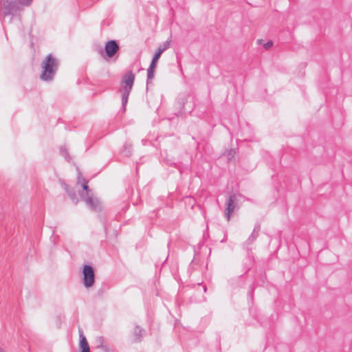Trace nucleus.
I'll return each instance as SVG.
<instances>
[{"mask_svg": "<svg viewBox=\"0 0 352 352\" xmlns=\"http://www.w3.org/2000/svg\"><path fill=\"white\" fill-rule=\"evenodd\" d=\"M59 62L51 54H48L42 61L41 67L42 72L40 78L42 80L52 81L58 70Z\"/></svg>", "mask_w": 352, "mask_h": 352, "instance_id": "1", "label": "nucleus"}, {"mask_svg": "<svg viewBox=\"0 0 352 352\" xmlns=\"http://www.w3.org/2000/svg\"><path fill=\"white\" fill-rule=\"evenodd\" d=\"M135 80V74L132 71L126 72L121 80V88L119 91L122 95V104L123 110L125 111L128 102L129 94L132 90Z\"/></svg>", "mask_w": 352, "mask_h": 352, "instance_id": "2", "label": "nucleus"}, {"mask_svg": "<svg viewBox=\"0 0 352 352\" xmlns=\"http://www.w3.org/2000/svg\"><path fill=\"white\" fill-rule=\"evenodd\" d=\"M170 41L171 40L170 38H169L168 40L161 44L158 47L157 52L155 53L152 58L151 63L150 64V66L147 69V84H148L149 81L154 78V72L157 66V58H160L162 54L170 47Z\"/></svg>", "mask_w": 352, "mask_h": 352, "instance_id": "3", "label": "nucleus"}, {"mask_svg": "<svg viewBox=\"0 0 352 352\" xmlns=\"http://www.w3.org/2000/svg\"><path fill=\"white\" fill-rule=\"evenodd\" d=\"M82 180L84 182L82 184L83 190L80 192V197L91 210H96L99 206V201L98 199L94 198L93 193L89 188L86 180L84 178Z\"/></svg>", "mask_w": 352, "mask_h": 352, "instance_id": "4", "label": "nucleus"}, {"mask_svg": "<svg viewBox=\"0 0 352 352\" xmlns=\"http://www.w3.org/2000/svg\"><path fill=\"white\" fill-rule=\"evenodd\" d=\"M82 283L86 288L91 287L95 283V272L92 266L85 265L82 268Z\"/></svg>", "mask_w": 352, "mask_h": 352, "instance_id": "5", "label": "nucleus"}, {"mask_svg": "<svg viewBox=\"0 0 352 352\" xmlns=\"http://www.w3.org/2000/svg\"><path fill=\"white\" fill-rule=\"evenodd\" d=\"M120 47L117 41L110 40L105 43L104 50H100V55L105 58H111L119 51Z\"/></svg>", "mask_w": 352, "mask_h": 352, "instance_id": "6", "label": "nucleus"}, {"mask_svg": "<svg viewBox=\"0 0 352 352\" xmlns=\"http://www.w3.org/2000/svg\"><path fill=\"white\" fill-rule=\"evenodd\" d=\"M22 2L19 0H6L3 3L4 16L16 15L21 10Z\"/></svg>", "mask_w": 352, "mask_h": 352, "instance_id": "7", "label": "nucleus"}, {"mask_svg": "<svg viewBox=\"0 0 352 352\" xmlns=\"http://www.w3.org/2000/svg\"><path fill=\"white\" fill-rule=\"evenodd\" d=\"M236 201V196L235 195H232L229 197L227 201V208L226 212V216L227 217V220L229 221L230 219L231 214L234 212L235 206L234 204Z\"/></svg>", "mask_w": 352, "mask_h": 352, "instance_id": "8", "label": "nucleus"}, {"mask_svg": "<svg viewBox=\"0 0 352 352\" xmlns=\"http://www.w3.org/2000/svg\"><path fill=\"white\" fill-rule=\"evenodd\" d=\"M79 337H80V343L79 346L80 348L81 352H90L89 345L88 342L83 334L82 330L79 329Z\"/></svg>", "mask_w": 352, "mask_h": 352, "instance_id": "9", "label": "nucleus"}, {"mask_svg": "<svg viewBox=\"0 0 352 352\" xmlns=\"http://www.w3.org/2000/svg\"><path fill=\"white\" fill-rule=\"evenodd\" d=\"M261 230V225L260 223H257L254 228V230L250 234V236L248 237L247 241H245V243L249 245H251L258 237L259 232Z\"/></svg>", "mask_w": 352, "mask_h": 352, "instance_id": "10", "label": "nucleus"}, {"mask_svg": "<svg viewBox=\"0 0 352 352\" xmlns=\"http://www.w3.org/2000/svg\"><path fill=\"white\" fill-rule=\"evenodd\" d=\"M61 185L63 188L65 189V190L67 192L68 196L69 198L75 203L76 204L78 201V199L76 195V192L72 188H69V186L65 184V182H61Z\"/></svg>", "mask_w": 352, "mask_h": 352, "instance_id": "11", "label": "nucleus"}, {"mask_svg": "<svg viewBox=\"0 0 352 352\" xmlns=\"http://www.w3.org/2000/svg\"><path fill=\"white\" fill-rule=\"evenodd\" d=\"M144 330L139 326H136L134 329L135 340L140 342L143 337Z\"/></svg>", "mask_w": 352, "mask_h": 352, "instance_id": "12", "label": "nucleus"}, {"mask_svg": "<svg viewBox=\"0 0 352 352\" xmlns=\"http://www.w3.org/2000/svg\"><path fill=\"white\" fill-rule=\"evenodd\" d=\"M60 152L61 155L63 156H64L66 159H69V158L68 152H67V149L65 148L61 147L60 148Z\"/></svg>", "mask_w": 352, "mask_h": 352, "instance_id": "13", "label": "nucleus"}, {"mask_svg": "<svg viewBox=\"0 0 352 352\" xmlns=\"http://www.w3.org/2000/svg\"><path fill=\"white\" fill-rule=\"evenodd\" d=\"M273 45V42L270 41H267L266 43L264 44L263 47L265 50H269L270 47H272Z\"/></svg>", "mask_w": 352, "mask_h": 352, "instance_id": "14", "label": "nucleus"}, {"mask_svg": "<svg viewBox=\"0 0 352 352\" xmlns=\"http://www.w3.org/2000/svg\"><path fill=\"white\" fill-rule=\"evenodd\" d=\"M32 0H24L23 2H22V5L25 6H29L32 4Z\"/></svg>", "mask_w": 352, "mask_h": 352, "instance_id": "15", "label": "nucleus"}, {"mask_svg": "<svg viewBox=\"0 0 352 352\" xmlns=\"http://www.w3.org/2000/svg\"><path fill=\"white\" fill-rule=\"evenodd\" d=\"M80 177H81V173H78V182H80Z\"/></svg>", "mask_w": 352, "mask_h": 352, "instance_id": "16", "label": "nucleus"}, {"mask_svg": "<svg viewBox=\"0 0 352 352\" xmlns=\"http://www.w3.org/2000/svg\"><path fill=\"white\" fill-rule=\"evenodd\" d=\"M206 289H207L206 286H204V292H206Z\"/></svg>", "mask_w": 352, "mask_h": 352, "instance_id": "17", "label": "nucleus"}, {"mask_svg": "<svg viewBox=\"0 0 352 352\" xmlns=\"http://www.w3.org/2000/svg\"><path fill=\"white\" fill-rule=\"evenodd\" d=\"M0 352H3L2 349L0 348Z\"/></svg>", "mask_w": 352, "mask_h": 352, "instance_id": "18", "label": "nucleus"}]
</instances>
